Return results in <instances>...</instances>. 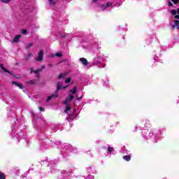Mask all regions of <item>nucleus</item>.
<instances>
[{
  "label": "nucleus",
  "mask_w": 179,
  "mask_h": 179,
  "mask_svg": "<svg viewBox=\"0 0 179 179\" xmlns=\"http://www.w3.org/2000/svg\"><path fill=\"white\" fill-rule=\"evenodd\" d=\"M17 123H15L12 127L10 131L11 138L15 139L17 143H19V142L22 141V142H24L26 145H29V141L26 139V133L20 129V124H22V122H19V120H17Z\"/></svg>",
  "instance_id": "obj_1"
},
{
  "label": "nucleus",
  "mask_w": 179,
  "mask_h": 179,
  "mask_svg": "<svg viewBox=\"0 0 179 179\" xmlns=\"http://www.w3.org/2000/svg\"><path fill=\"white\" fill-rule=\"evenodd\" d=\"M141 134L143 138L147 141L150 139V141H152V142L156 143L159 141V136L162 135V130L155 129L149 132V130L143 129Z\"/></svg>",
  "instance_id": "obj_2"
},
{
  "label": "nucleus",
  "mask_w": 179,
  "mask_h": 179,
  "mask_svg": "<svg viewBox=\"0 0 179 179\" xmlns=\"http://www.w3.org/2000/svg\"><path fill=\"white\" fill-rule=\"evenodd\" d=\"M92 3L98 5V6H99L100 10H102L103 12H110L113 8L120 6L118 3H111L110 1L103 3V0H92Z\"/></svg>",
  "instance_id": "obj_3"
},
{
  "label": "nucleus",
  "mask_w": 179,
  "mask_h": 179,
  "mask_svg": "<svg viewBox=\"0 0 179 179\" xmlns=\"http://www.w3.org/2000/svg\"><path fill=\"white\" fill-rule=\"evenodd\" d=\"M106 55L103 53H97L90 63L91 66H96L99 69L106 68Z\"/></svg>",
  "instance_id": "obj_4"
},
{
  "label": "nucleus",
  "mask_w": 179,
  "mask_h": 179,
  "mask_svg": "<svg viewBox=\"0 0 179 179\" xmlns=\"http://www.w3.org/2000/svg\"><path fill=\"white\" fill-rule=\"evenodd\" d=\"M75 96L72 94H70L66 100L64 101V104L66 106V110H64V113L66 114H69V116L67 117V121L69 122H71V121H73V115L69 114V111L71 110V106H69V102L72 101Z\"/></svg>",
  "instance_id": "obj_5"
},
{
  "label": "nucleus",
  "mask_w": 179,
  "mask_h": 179,
  "mask_svg": "<svg viewBox=\"0 0 179 179\" xmlns=\"http://www.w3.org/2000/svg\"><path fill=\"white\" fill-rule=\"evenodd\" d=\"M55 146V141L52 140H46L44 141H42L39 145V149L40 150H45L50 148H54Z\"/></svg>",
  "instance_id": "obj_6"
},
{
  "label": "nucleus",
  "mask_w": 179,
  "mask_h": 179,
  "mask_svg": "<svg viewBox=\"0 0 179 179\" xmlns=\"http://www.w3.org/2000/svg\"><path fill=\"white\" fill-rule=\"evenodd\" d=\"M66 87H68V85L62 86V83L58 82L57 83V90H55V93L53 94H52L51 96L48 97V99L46 100L47 103H48V101L50 100H51V99H54V98L58 97V92H59V90H61V89L65 90V89H66Z\"/></svg>",
  "instance_id": "obj_7"
},
{
  "label": "nucleus",
  "mask_w": 179,
  "mask_h": 179,
  "mask_svg": "<svg viewBox=\"0 0 179 179\" xmlns=\"http://www.w3.org/2000/svg\"><path fill=\"white\" fill-rule=\"evenodd\" d=\"M103 152H106L105 156L110 157L113 155H115V150L114 148L110 146V145H106L102 147Z\"/></svg>",
  "instance_id": "obj_8"
},
{
  "label": "nucleus",
  "mask_w": 179,
  "mask_h": 179,
  "mask_svg": "<svg viewBox=\"0 0 179 179\" xmlns=\"http://www.w3.org/2000/svg\"><path fill=\"white\" fill-rule=\"evenodd\" d=\"M63 146H64V149L62 150V155H64V153H68V152H72L73 153H76V148L72 146L71 144L64 143Z\"/></svg>",
  "instance_id": "obj_9"
},
{
  "label": "nucleus",
  "mask_w": 179,
  "mask_h": 179,
  "mask_svg": "<svg viewBox=\"0 0 179 179\" xmlns=\"http://www.w3.org/2000/svg\"><path fill=\"white\" fill-rule=\"evenodd\" d=\"M58 161H50V164H48V167H50V173L51 174H54L55 173H61L59 171H57L55 169L57 167V163Z\"/></svg>",
  "instance_id": "obj_10"
},
{
  "label": "nucleus",
  "mask_w": 179,
  "mask_h": 179,
  "mask_svg": "<svg viewBox=\"0 0 179 179\" xmlns=\"http://www.w3.org/2000/svg\"><path fill=\"white\" fill-rule=\"evenodd\" d=\"M171 15H173V16H175V19H178L179 20V8L178 9V10H172L171 11ZM178 14L176 15H175L176 14Z\"/></svg>",
  "instance_id": "obj_11"
},
{
  "label": "nucleus",
  "mask_w": 179,
  "mask_h": 179,
  "mask_svg": "<svg viewBox=\"0 0 179 179\" xmlns=\"http://www.w3.org/2000/svg\"><path fill=\"white\" fill-rule=\"evenodd\" d=\"M80 61L84 66H87V65H89V62H87V59H85V57L80 58Z\"/></svg>",
  "instance_id": "obj_12"
},
{
  "label": "nucleus",
  "mask_w": 179,
  "mask_h": 179,
  "mask_svg": "<svg viewBox=\"0 0 179 179\" xmlns=\"http://www.w3.org/2000/svg\"><path fill=\"white\" fill-rule=\"evenodd\" d=\"M43 70V69H37L36 71L33 70V69H31V73H33V72H34V73H36V77L38 78V76H40V75L38 73H40V72H41V71Z\"/></svg>",
  "instance_id": "obj_13"
},
{
  "label": "nucleus",
  "mask_w": 179,
  "mask_h": 179,
  "mask_svg": "<svg viewBox=\"0 0 179 179\" xmlns=\"http://www.w3.org/2000/svg\"><path fill=\"white\" fill-rule=\"evenodd\" d=\"M30 113L32 115L35 122H37L38 121V120H41V119H40V117H37V115L34 114V112L31 111Z\"/></svg>",
  "instance_id": "obj_14"
},
{
  "label": "nucleus",
  "mask_w": 179,
  "mask_h": 179,
  "mask_svg": "<svg viewBox=\"0 0 179 179\" xmlns=\"http://www.w3.org/2000/svg\"><path fill=\"white\" fill-rule=\"evenodd\" d=\"M178 26H179V21L175 20L173 24L171 25V30H174V29H176V27H177V29H178Z\"/></svg>",
  "instance_id": "obj_15"
},
{
  "label": "nucleus",
  "mask_w": 179,
  "mask_h": 179,
  "mask_svg": "<svg viewBox=\"0 0 179 179\" xmlns=\"http://www.w3.org/2000/svg\"><path fill=\"white\" fill-rule=\"evenodd\" d=\"M90 45L92 46L93 48H96L99 47V42L97 41H92L90 43Z\"/></svg>",
  "instance_id": "obj_16"
},
{
  "label": "nucleus",
  "mask_w": 179,
  "mask_h": 179,
  "mask_svg": "<svg viewBox=\"0 0 179 179\" xmlns=\"http://www.w3.org/2000/svg\"><path fill=\"white\" fill-rule=\"evenodd\" d=\"M143 122L145 128H150V121H149V120H145Z\"/></svg>",
  "instance_id": "obj_17"
},
{
  "label": "nucleus",
  "mask_w": 179,
  "mask_h": 179,
  "mask_svg": "<svg viewBox=\"0 0 179 179\" xmlns=\"http://www.w3.org/2000/svg\"><path fill=\"white\" fill-rule=\"evenodd\" d=\"M36 61H43V50H41L38 52V57L36 58Z\"/></svg>",
  "instance_id": "obj_18"
},
{
  "label": "nucleus",
  "mask_w": 179,
  "mask_h": 179,
  "mask_svg": "<svg viewBox=\"0 0 179 179\" xmlns=\"http://www.w3.org/2000/svg\"><path fill=\"white\" fill-rule=\"evenodd\" d=\"M20 37H22V36H20V35L15 36V37L13 40L12 43H19V40H20Z\"/></svg>",
  "instance_id": "obj_19"
},
{
  "label": "nucleus",
  "mask_w": 179,
  "mask_h": 179,
  "mask_svg": "<svg viewBox=\"0 0 179 179\" xmlns=\"http://www.w3.org/2000/svg\"><path fill=\"white\" fill-rule=\"evenodd\" d=\"M0 67L2 69V71H3L4 72H6L7 73H10V75H13V74H12V73H10V71H8V69H6L5 67H3V64H0Z\"/></svg>",
  "instance_id": "obj_20"
},
{
  "label": "nucleus",
  "mask_w": 179,
  "mask_h": 179,
  "mask_svg": "<svg viewBox=\"0 0 179 179\" xmlns=\"http://www.w3.org/2000/svg\"><path fill=\"white\" fill-rule=\"evenodd\" d=\"M12 85H15V86H17V87H19L20 89H23V85L17 82L13 81Z\"/></svg>",
  "instance_id": "obj_21"
},
{
  "label": "nucleus",
  "mask_w": 179,
  "mask_h": 179,
  "mask_svg": "<svg viewBox=\"0 0 179 179\" xmlns=\"http://www.w3.org/2000/svg\"><path fill=\"white\" fill-rule=\"evenodd\" d=\"M55 36L57 38H62V37H64V34L62 32H57L55 34Z\"/></svg>",
  "instance_id": "obj_22"
},
{
  "label": "nucleus",
  "mask_w": 179,
  "mask_h": 179,
  "mask_svg": "<svg viewBox=\"0 0 179 179\" xmlns=\"http://www.w3.org/2000/svg\"><path fill=\"white\" fill-rule=\"evenodd\" d=\"M109 83H110V80L106 78L103 80V86H105L106 87H108Z\"/></svg>",
  "instance_id": "obj_23"
},
{
  "label": "nucleus",
  "mask_w": 179,
  "mask_h": 179,
  "mask_svg": "<svg viewBox=\"0 0 179 179\" xmlns=\"http://www.w3.org/2000/svg\"><path fill=\"white\" fill-rule=\"evenodd\" d=\"M123 159L126 162H130L131 161V155H125L123 156Z\"/></svg>",
  "instance_id": "obj_24"
},
{
  "label": "nucleus",
  "mask_w": 179,
  "mask_h": 179,
  "mask_svg": "<svg viewBox=\"0 0 179 179\" xmlns=\"http://www.w3.org/2000/svg\"><path fill=\"white\" fill-rule=\"evenodd\" d=\"M50 6H54L57 3V0H48Z\"/></svg>",
  "instance_id": "obj_25"
},
{
  "label": "nucleus",
  "mask_w": 179,
  "mask_h": 179,
  "mask_svg": "<svg viewBox=\"0 0 179 179\" xmlns=\"http://www.w3.org/2000/svg\"><path fill=\"white\" fill-rule=\"evenodd\" d=\"M77 90L78 89L76 87H74L73 90H70V93H71V94H75Z\"/></svg>",
  "instance_id": "obj_26"
},
{
  "label": "nucleus",
  "mask_w": 179,
  "mask_h": 179,
  "mask_svg": "<svg viewBox=\"0 0 179 179\" xmlns=\"http://www.w3.org/2000/svg\"><path fill=\"white\" fill-rule=\"evenodd\" d=\"M66 76V73H62L59 76V79H65Z\"/></svg>",
  "instance_id": "obj_27"
},
{
  "label": "nucleus",
  "mask_w": 179,
  "mask_h": 179,
  "mask_svg": "<svg viewBox=\"0 0 179 179\" xmlns=\"http://www.w3.org/2000/svg\"><path fill=\"white\" fill-rule=\"evenodd\" d=\"M142 127L138 126V125H136L134 128V132H136V131H139V129H141Z\"/></svg>",
  "instance_id": "obj_28"
},
{
  "label": "nucleus",
  "mask_w": 179,
  "mask_h": 179,
  "mask_svg": "<svg viewBox=\"0 0 179 179\" xmlns=\"http://www.w3.org/2000/svg\"><path fill=\"white\" fill-rule=\"evenodd\" d=\"M85 179H94V176L88 175L87 177H85Z\"/></svg>",
  "instance_id": "obj_29"
},
{
  "label": "nucleus",
  "mask_w": 179,
  "mask_h": 179,
  "mask_svg": "<svg viewBox=\"0 0 179 179\" xmlns=\"http://www.w3.org/2000/svg\"><path fill=\"white\" fill-rule=\"evenodd\" d=\"M0 1L3 3H9V2H10V0H0Z\"/></svg>",
  "instance_id": "obj_30"
},
{
  "label": "nucleus",
  "mask_w": 179,
  "mask_h": 179,
  "mask_svg": "<svg viewBox=\"0 0 179 179\" xmlns=\"http://www.w3.org/2000/svg\"><path fill=\"white\" fill-rule=\"evenodd\" d=\"M55 146L61 145V141H55Z\"/></svg>",
  "instance_id": "obj_31"
},
{
  "label": "nucleus",
  "mask_w": 179,
  "mask_h": 179,
  "mask_svg": "<svg viewBox=\"0 0 179 179\" xmlns=\"http://www.w3.org/2000/svg\"><path fill=\"white\" fill-rule=\"evenodd\" d=\"M0 179H5V175L2 172H0Z\"/></svg>",
  "instance_id": "obj_32"
},
{
  "label": "nucleus",
  "mask_w": 179,
  "mask_h": 179,
  "mask_svg": "<svg viewBox=\"0 0 179 179\" xmlns=\"http://www.w3.org/2000/svg\"><path fill=\"white\" fill-rule=\"evenodd\" d=\"M71 78H69L66 79L65 83H71Z\"/></svg>",
  "instance_id": "obj_33"
},
{
  "label": "nucleus",
  "mask_w": 179,
  "mask_h": 179,
  "mask_svg": "<svg viewBox=\"0 0 179 179\" xmlns=\"http://www.w3.org/2000/svg\"><path fill=\"white\" fill-rule=\"evenodd\" d=\"M171 1L173 2L175 5H177V3L179 2V0H171Z\"/></svg>",
  "instance_id": "obj_34"
},
{
  "label": "nucleus",
  "mask_w": 179,
  "mask_h": 179,
  "mask_svg": "<svg viewBox=\"0 0 179 179\" xmlns=\"http://www.w3.org/2000/svg\"><path fill=\"white\" fill-rule=\"evenodd\" d=\"M21 33H22V34H27V31L26 29H22V30L21 31Z\"/></svg>",
  "instance_id": "obj_35"
},
{
  "label": "nucleus",
  "mask_w": 179,
  "mask_h": 179,
  "mask_svg": "<svg viewBox=\"0 0 179 179\" xmlns=\"http://www.w3.org/2000/svg\"><path fill=\"white\" fill-rule=\"evenodd\" d=\"M29 173H25L24 175H22L21 177H22V178H26L27 177V174H28Z\"/></svg>",
  "instance_id": "obj_36"
},
{
  "label": "nucleus",
  "mask_w": 179,
  "mask_h": 179,
  "mask_svg": "<svg viewBox=\"0 0 179 179\" xmlns=\"http://www.w3.org/2000/svg\"><path fill=\"white\" fill-rule=\"evenodd\" d=\"M38 137H39L40 141H41V139H42V141H43V139H44V136H43L41 134H39Z\"/></svg>",
  "instance_id": "obj_37"
},
{
  "label": "nucleus",
  "mask_w": 179,
  "mask_h": 179,
  "mask_svg": "<svg viewBox=\"0 0 179 179\" xmlns=\"http://www.w3.org/2000/svg\"><path fill=\"white\" fill-rule=\"evenodd\" d=\"M56 57H62V54H61V53H59V52H57V53H56Z\"/></svg>",
  "instance_id": "obj_38"
},
{
  "label": "nucleus",
  "mask_w": 179,
  "mask_h": 179,
  "mask_svg": "<svg viewBox=\"0 0 179 179\" xmlns=\"http://www.w3.org/2000/svg\"><path fill=\"white\" fill-rule=\"evenodd\" d=\"M87 171H88L89 173H93V171H92V167H89V168L87 169Z\"/></svg>",
  "instance_id": "obj_39"
},
{
  "label": "nucleus",
  "mask_w": 179,
  "mask_h": 179,
  "mask_svg": "<svg viewBox=\"0 0 179 179\" xmlns=\"http://www.w3.org/2000/svg\"><path fill=\"white\" fill-rule=\"evenodd\" d=\"M31 45H33V43H29L27 45V48H30L31 47Z\"/></svg>",
  "instance_id": "obj_40"
},
{
  "label": "nucleus",
  "mask_w": 179,
  "mask_h": 179,
  "mask_svg": "<svg viewBox=\"0 0 179 179\" xmlns=\"http://www.w3.org/2000/svg\"><path fill=\"white\" fill-rule=\"evenodd\" d=\"M168 6H173V3H171V1H169Z\"/></svg>",
  "instance_id": "obj_41"
},
{
  "label": "nucleus",
  "mask_w": 179,
  "mask_h": 179,
  "mask_svg": "<svg viewBox=\"0 0 179 179\" xmlns=\"http://www.w3.org/2000/svg\"><path fill=\"white\" fill-rule=\"evenodd\" d=\"M123 153H125L126 155H129V151L128 150H126L123 152Z\"/></svg>",
  "instance_id": "obj_42"
},
{
  "label": "nucleus",
  "mask_w": 179,
  "mask_h": 179,
  "mask_svg": "<svg viewBox=\"0 0 179 179\" xmlns=\"http://www.w3.org/2000/svg\"><path fill=\"white\" fill-rule=\"evenodd\" d=\"M81 99H82V96H80V97L76 96V100H77V101L81 100Z\"/></svg>",
  "instance_id": "obj_43"
},
{
  "label": "nucleus",
  "mask_w": 179,
  "mask_h": 179,
  "mask_svg": "<svg viewBox=\"0 0 179 179\" xmlns=\"http://www.w3.org/2000/svg\"><path fill=\"white\" fill-rule=\"evenodd\" d=\"M38 109L40 110V111H44V108L40 107V108H38Z\"/></svg>",
  "instance_id": "obj_44"
},
{
  "label": "nucleus",
  "mask_w": 179,
  "mask_h": 179,
  "mask_svg": "<svg viewBox=\"0 0 179 179\" xmlns=\"http://www.w3.org/2000/svg\"><path fill=\"white\" fill-rule=\"evenodd\" d=\"M31 55H32V54H31V53L28 54V55H27V58H30V57H31Z\"/></svg>",
  "instance_id": "obj_45"
},
{
  "label": "nucleus",
  "mask_w": 179,
  "mask_h": 179,
  "mask_svg": "<svg viewBox=\"0 0 179 179\" xmlns=\"http://www.w3.org/2000/svg\"><path fill=\"white\" fill-rule=\"evenodd\" d=\"M29 83H31V85H34V81H33V80H31V81H29Z\"/></svg>",
  "instance_id": "obj_46"
},
{
  "label": "nucleus",
  "mask_w": 179,
  "mask_h": 179,
  "mask_svg": "<svg viewBox=\"0 0 179 179\" xmlns=\"http://www.w3.org/2000/svg\"><path fill=\"white\" fill-rule=\"evenodd\" d=\"M55 20H59V22H61V17L56 18Z\"/></svg>",
  "instance_id": "obj_47"
},
{
  "label": "nucleus",
  "mask_w": 179,
  "mask_h": 179,
  "mask_svg": "<svg viewBox=\"0 0 179 179\" xmlns=\"http://www.w3.org/2000/svg\"><path fill=\"white\" fill-rule=\"evenodd\" d=\"M154 59H155V61H157V56H155Z\"/></svg>",
  "instance_id": "obj_48"
},
{
  "label": "nucleus",
  "mask_w": 179,
  "mask_h": 179,
  "mask_svg": "<svg viewBox=\"0 0 179 179\" xmlns=\"http://www.w3.org/2000/svg\"><path fill=\"white\" fill-rule=\"evenodd\" d=\"M45 162H46V161H41L42 163H44Z\"/></svg>",
  "instance_id": "obj_49"
},
{
  "label": "nucleus",
  "mask_w": 179,
  "mask_h": 179,
  "mask_svg": "<svg viewBox=\"0 0 179 179\" xmlns=\"http://www.w3.org/2000/svg\"><path fill=\"white\" fill-rule=\"evenodd\" d=\"M73 113H75V110H73Z\"/></svg>",
  "instance_id": "obj_50"
},
{
  "label": "nucleus",
  "mask_w": 179,
  "mask_h": 179,
  "mask_svg": "<svg viewBox=\"0 0 179 179\" xmlns=\"http://www.w3.org/2000/svg\"><path fill=\"white\" fill-rule=\"evenodd\" d=\"M44 68V66H42V69Z\"/></svg>",
  "instance_id": "obj_51"
},
{
  "label": "nucleus",
  "mask_w": 179,
  "mask_h": 179,
  "mask_svg": "<svg viewBox=\"0 0 179 179\" xmlns=\"http://www.w3.org/2000/svg\"><path fill=\"white\" fill-rule=\"evenodd\" d=\"M13 117H15V115H13Z\"/></svg>",
  "instance_id": "obj_52"
}]
</instances>
